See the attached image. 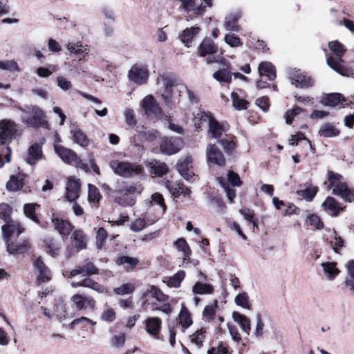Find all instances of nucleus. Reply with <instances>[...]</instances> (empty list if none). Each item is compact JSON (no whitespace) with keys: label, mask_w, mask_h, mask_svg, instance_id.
Listing matches in <instances>:
<instances>
[{"label":"nucleus","mask_w":354,"mask_h":354,"mask_svg":"<svg viewBox=\"0 0 354 354\" xmlns=\"http://www.w3.org/2000/svg\"><path fill=\"white\" fill-rule=\"evenodd\" d=\"M328 48L335 57H328L326 59L327 65L342 75L348 77L353 75L354 70L346 66L344 61L342 59L346 52L344 46L339 41L335 40L328 43Z\"/></svg>","instance_id":"f257e3e1"},{"label":"nucleus","mask_w":354,"mask_h":354,"mask_svg":"<svg viewBox=\"0 0 354 354\" xmlns=\"http://www.w3.org/2000/svg\"><path fill=\"white\" fill-rule=\"evenodd\" d=\"M21 134L18 125L10 120H0V155H11L8 143Z\"/></svg>","instance_id":"f03ea898"},{"label":"nucleus","mask_w":354,"mask_h":354,"mask_svg":"<svg viewBox=\"0 0 354 354\" xmlns=\"http://www.w3.org/2000/svg\"><path fill=\"white\" fill-rule=\"evenodd\" d=\"M328 188L333 190V194L340 196L344 201L351 203L354 201V192L350 189L344 177L338 173L328 171Z\"/></svg>","instance_id":"7ed1b4c3"},{"label":"nucleus","mask_w":354,"mask_h":354,"mask_svg":"<svg viewBox=\"0 0 354 354\" xmlns=\"http://www.w3.org/2000/svg\"><path fill=\"white\" fill-rule=\"evenodd\" d=\"M143 186L141 183L122 182L119 183L117 188L113 192L120 193L121 196L116 197L115 201L122 206H132L135 203V198L133 197L135 194H140L143 190Z\"/></svg>","instance_id":"20e7f679"},{"label":"nucleus","mask_w":354,"mask_h":354,"mask_svg":"<svg viewBox=\"0 0 354 354\" xmlns=\"http://www.w3.org/2000/svg\"><path fill=\"white\" fill-rule=\"evenodd\" d=\"M109 165L115 174L124 178H132L144 173L142 167L135 163L115 160L110 162Z\"/></svg>","instance_id":"39448f33"},{"label":"nucleus","mask_w":354,"mask_h":354,"mask_svg":"<svg viewBox=\"0 0 354 354\" xmlns=\"http://www.w3.org/2000/svg\"><path fill=\"white\" fill-rule=\"evenodd\" d=\"M109 165L115 174L124 178H132L144 173L142 167L135 163L115 160L110 162Z\"/></svg>","instance_id":"423d86ee"},{"label":"nucleus","mask_w":354,"mask_h":354,"mask_svg":"<svg viewBox=\"0 0 354 354\" xmlns=\"http://www.w3.org/2000/svg\"><path fill=\"white\" fill-rule=\"evenodd\" d=\"M6 243L8 252L12 255L24 254L31 248L28 239H17L15 240L6 239Z\"/></svg>","instance_id":"0eeeda50"},{"label":"nucleus","mask_w":354,"mask_h":354,"mask_svg":"<svg viewBox=\"0 0 354 354\" xmlns=\"http://www.w3.org/2000/svg\"><path fill=\"white\" fill-rule=\"evenodd\" d=\"M181 3V7L186 12L192 11L196 15H201L204 13L206 6H212V0H201L198 3L196 0H178Z\"/></svg>","instance_id":"6e6552de"},{"label":"nucleus","mask_w":354,"mask_h":354,"mask_svg":"<svg viewBox=\"0 0 354 354\" xmlns=\"http://www.w3.org/2000/svg\"><path fill=\"white\" fill-rule=\"evenodd\" d=\"M23 120L28 126L39 127L45 122V115L39 109L31 108L28 112H25Z\"/></svg>","instance_id":"1a4fd4ad"},{"label":"nucleus","mask_w":354,"mask_h":354,"mask_svg":"<svg viewBox=\"0 0 354 354\" xmlns=\"http://www.w3.org/2000/svg\"><path fill=\"white\" fill-rule=\"evenodd\" d=\"M81 183L79 179L74 176H70L67 178L66 184L65 198L67 201H76L80 194Z\"/></svg>","instance_id":"9d476101"},{"label":"nucleus","mask_w":354,"mask_h":354,"mask_svg":"<svg viewBox=\"0 0 354 354\" xmlns=\"http://www.w3.org/2000/svg\"><path fill=\"white\" fill-rule=\"evenodd\" d=\"M128 76L136 84H143L148 79L149 71L146 66L135 64L129 70Z\"/></svg>","instance_id":"9b49d317"},{"label":"nucleus","mask_w":354,"mask_h":354,"mask_svg":"<svg viewBox=\"0 0 354 354\" xmlns=\"http://www.w3.org/2000/svg\"><path fill=\"white\" fill-rule=\"evenodd\" d=\"M142 106L145 114L151 118L161 117L162 111L152 95H147L142 100Z\"/></svg>","instance_id":"f8f14e48"},{"label":"nucleus","mask_w":354,"mask_h":354,"mask_svg":"<svg viewBox=\"0 0 354 354\" xmlns=\"http://www.w3.org/2000/svg\"><path fill=\"white\" fill-rule=\"evenodd\" d=\"M183 145V141L180 138H164L160 144V149L167 155H174L180 150Z\"/></svg>","instance_id":"ddd939ff"},{"label":"nucleus","mask_w":354,"mask_h":354,"mask_svg":"<svg viewBox=\"0 0 354 354\" xmlns=\"http://www.w3.org/2000/svg\"><path fill=\"white\" fill-rule=\"evenodd\" d=\"M145 330L147 334L156 339H159V335L162 328V319L158 317H148L144 322Z\"/></svg>","instance_id":"4468645a"},{"label":"nucleus","mask_w":354,"mask_h":354,"mask_svg":"<svg viewBox=\"0 0 354 354\" xmlns=\"http://www.w3.org/2000/svg\"><path fill=\"white\" fill-rule=\"evenodd\" d=\"M33 266L37 270V281L38 283H45L51 279L50 270L45 265L41 257L34 261Z\"/></svg>","instance_id":"2eb2a0df"},{"label":"nucleus","mask_w":354,"mask_h":354,"mask_svg":"<svg viewBox=\"0 0 354 354\" xmlns=\"http://www.w3.org/2000/svg\"><path fill=\"white\" fill-rule=\"evenodd\" d=\"M1 230L5 242H6V239L12 240L16 237L18 238L19 234L24 231L23 226L19 223L15 222L3 225Z\"/></svg>","instance_id":"dca6fc26"},{"label":"nucleus","mask_w":354,"mask_h":354,"mask_svg":"<svg viewBox=\"0 0 354 354\" xmlns=\"http://www.w3.org/2000/svg\"><path fill=\"white\" fill-rule=\"evenodd\" d=\"M71 301L80 310L90 309L94 311L95 310V301L92 297L76 294L72 297Z\"/></svg>","instance_id":"f3484780"},{"label":"nucleus","mask_w":354,"mask_h":354,"mask_svg":"<svg viewBox=\"0 0 354 354\" xmlns=\"http://www.w3.org/2000/svg\"><path fill=\"white\" fill-rule=\"evenodd\" d=\"M291 84L296 87H308L313 84V80L310 77L305 76L299 70L293 71L289 74Z\"/></svg>","instance_id":"a211bd4d"},{"label":"nucleus","mask_w":354,"mask_h":354,"mask_svg":"<svg viewBox=\"0 0 354 354\" xmlns=\"http://www.w3.org/2000/svg\"><path fill=\"white\" fill-rule=\"evenodd\" d=\"M176 167L180 176L187 181H189L194 176L192 160L190 156H187L183 160H180Z\"/></svg>","instance_id":"6ab92c4d"},{"label":"nucleus","mask_w":354,"mask_h":354,"mask_svg":"<svg viewBox=\"0 0 354 354\" xmlns=\"http://www.w3.org/2000/svg\"><path fill=\"white\" fill-rule=\"evenodd\" d=\"M164 91L162 92V97L165 104L170 106L172 104V93L176 86L175 82L169 76L162 77Z\"/></svg>","instance_id":"aec40b11"},{"label":"nucleus","mask_w":354,"mask_h":354,"mask_svg":"<svg viewBox=\"0 0 354 354\" xmlns=\"http://www.w3.org/2000/svg\"><path fill=\"white\" fill-rule=\"evenodd\" d=\"M165 184L166 188L174 198H178L181 194L189 196L191 194L190 189L179 181L167 180Z\"/></svg>","instance_id":"412c9836"},{"label":"nucleus","mask_w":354,"mask_h":354,"mask_svg":"<svg viewBox=\"0 0 354 354\" xmlns=\"http://www.w3.org/2000/svg\"><path fill=\"white\" fill-rule=\"evenodd\" d=\"M52 223L54 228L62 237L68 236L73 230V225L67 220L59 218L52 219Z\"/></svg>","instance_id":"4be33fe9"},{"label":"nucleus","mask_w":354,"mask_h":354,"mask_svg":"<svg viewBox=\"0 0 354 354\" xmlns=\"http://www.w3.org/2000/svg\"><path fill=\"white\" fill-rule=\"evenodd\" d=\"M66 48L71 53L77 55L80 61L84 59L90 51V47L83 45L81 41L69 42L66 44Z\"/></svg>","instance_id":"5701e85b"},{"label":"nucleus","mask_w":354,"mask_h":354,"mask_svg":"<svg viewBox=\"0 0 354 354\" xmlns=\"http://www.w3.org/2000/svg\"><path fill=\"white\" fill-rule=\"evenodd\" d=\"M324 210L332 216H337L339 212L344 210L338 201L333 197L328 196L322 203Z\"/></svg>","instance_id":"b1692460"},{"label":"nucleus","mask_w":354,"mask_h":354,"mask_svg":"<svg viewBox=\"0 0 354 354\" xmlns=\"http://www.w3.org/2000/svg\"><path fill=\"white\" fill-rule=\"evenodd\" d=\"M227 131V127L223 124L219 123L214 118L208 125L207 133L214 139L220 138L223 133Z\"/></svg>","instance_id":"393cba45"},{"label":"nucleus","mask_w":354,"mask_h":354,"mask_svg":"<svg viewBox=\"0 0 354 354\" xmlns=\"http://www.w3.org/2000/svg\"><path fill=\"white\" fill-rule=\"evenodd\" d=\"M98 274V269L95 268L93 263L87 262L82 266L77 267L70 272V277H75L77 274L91 275Z\"/></svg>","instance_id":"a878e982"},{"label":"nucleus","mask_w":354,"mask_h":354,"mask_svg":"<svg viewBox=\"0 0 354 354\" xmlns=\"http://www.w3.org/2000/svg\"><path fill=\"white\" fill-rule=\"evenodd\" d=\"M199 55L205 57L207 55H212L217 52V46L210 38H205L198 46Z\"/></svg>","instance_id":"bb28decb"},{"label":"nucleus","mask_w":354,"mask_h":354,"mask_svg":"<svg viewBox=\"0 0 354 354\" xmlns=\"http://www.w3.org/2000/svg\"><path fill=\"white\" fill-rule=\"evenodd\" d=\"M241 17V14L240 12L228 15L224 21L225 29L230 32H239L240 30V26L238 25L237 22Z\"/></svg>","instance_id":"cd10ccee"},{"label":"nucleus","mask_w":354,"mask_h":354,"mask_svg":"<svg viewBox=\"0 0 354 354\" xmlns=\"http://www.w3.org/2000/svg\"><path fill=\"white\" fill-rule=\"evenodd\" d=\"M213 119L210 112L199 111L194 118L193 122L196 129L203 126H208Z\"/></svg>","instance_id":"c85d7f7f"},{"label":"nucleus","mask_w":354,"mask_h":354,"mask_svg":"<svg viewBox=\"0 0 354 354\" xmlns=\"http://www.w3.org/2000/svg\"><path fill=\"white\" fill-rule=\"evenodd\" d=\"M72 243L74 244L77 251L86 248L87 241L86 234L80 230H75L72 234Z\"/></svg>","instance_id":"c756f323"},{"label":"nucleus","mask_w":354,"mask_h":354,"mask_svg":"<svg viewBox=\"0 0 354 354\" xmlns=\"http://www.w3.org/2000/svg\"><path fill=\"white\" fill-rule=\"evenodd\" d=\"M200 30L199 27L187 28L178 37L187 47H189L192 39L199 33Z\"/></svg>","instance_id":"7c9ffc66"},{"label":"nucleus","mask_w":354,"mask_h":354,"mask_svg":"<svg viewBox=\"0 0 354 354\" xmlns=\"http://www.w3.org/2000/svg\"><path fill=\"white\" fill-rule=\"evenodd\" d=\"M345 101L346 99L342 96V94L339 93H333L328 94L321 100V102L325 106L335 107L339 104H342V103Z\"/></svg>","instance_id":"2f4dec72"},{"label":"nucleus","mask_w":354,"mask_h":354,"mask_svg":"<svg viewBox=\"0 0 354 354\" xmlns=\"http://www.w3.org/2000/svg\"><path fill=\"white\" fill-rule=\"evenodd\" d=\"M232 318L238 323L242 331L248 335L251 329V323L249 318L238 312L232 313Z\"/></svg>","instance_id":"473e14b6"},{"label":"nucleus","mask_w":354,"mask_h":354,"mask_svg":"<svg viewBox=\"0 0 354 354\" xmlns=\"http://www.w3.org/2000/svg\"><path fill=\"white\" fill-rule=\"evenodd\" d=\"M148 165L150 168V173L155 176H162L169 171L168 167L165 162L157 160L150 162Z\"/></svg>","instance_id":"72a5a7b5"},{"label":"nucleus","mask_w":354,"mask_h":354,"mask_svg":"<svg viewBox=\"0 0 354 354\" xmlns=\"http://www.w3.org/2000/svg\"><path fill=\"white\" fill-rule=\"evenodd\" d=\"M321 266L325 276L330 281H333L339 273V269L336 267L337 263L335 262H325Z\"/></svg>","instance_id":"f704fd0d"},{"label":"nucleus","mask_w":354,"mask_h":354,"mask_svg":"<svg viewBox=\"0 0 354 354\" xmlns=\"http://www.w3.org/2000/svg\"><path fill=\"white\" fill-rule=\"evenodd\" d=\"M73 140L82 147H86L89 144V140L84 132L77 127H73L71 130Z\"/></svg>","instance_id":"c9c22d12"},{"label":"nucleus","mask_w":354,"mask_h":354,"mask_svg":"<svg viewBox=\"0 0 354 354\" xmlns=\"http://www.w3.org/2000/svg\"><path fill=\"white\" fill-rule=\"evenodd\" d=\"M258 70L260 75L266 76L270 80H274L276 77L274 67L270 62L261 63L259 66Z\"/></svg>","instance_id":"e433bc0d"},{"label":"nucleus","mask_w":354,"mask_h":354,"mask_svg":"<svg viewBox=\"0 0 354 354\" xmlns=\"http://www.w3.org/2000/svg\"><path fill=\"white\" fill-rule=\"evenodd\" d=\"M24 176H11L10 180L7 182L6 186L8 190L17 192L23 187Z\"/></svg>","instance_id":"4c0bfd02"},{"label":"nucleus","mask_w":354,"mask_h":354,"mask_svg":"<svg viewBox=\"0 0 354 354\" xmlns=\"http://www.w3.org/2000/svg\"><path fill=\"white\" fill-rule=\"evenodd\" d=\"M62 161L66 164H71L87 171L90 169L89 164L83 162L79 156H60Z\"/></svg>","instance_id":"58836bf2"},{"label":"nucleus","mask_w":354,"mask_h":354,"mask_svg":"<svg viewBox=\"0 0 354 354\" xmlns=\"http://www.w3.org/2000/svg\"><path fill=\"white\" fill-rule=\"evenodd\" d=\"M232 73L230 68H223L216 71L213 73V77L218 82L230 83Z\"/></svg>","instance_id":"ea45409f"},{"label":"nucleus","mask_w":354,"mask_h":354,"mask_svg":"<svg viewBox=\"0 0 354 354\" xmlns=\"http://www.w3.org/2000/svg\"><path fill=\"white\" fill-rule=\"evenodd\" d=\"M178 323L185 328H189L193 323L187 308L183 306L178 315Z\"/></svg>","instance_id":"a19ab883"},{"label":"nucleus","mask_w":354,"mask_h":354,"mask_svg":"<svg viewBox=\"0 0 354 354\" xmlns=\"http://www.w3.org/2000/svg\"><path fill=\"white\" fill-rule=\"evenodd\" d=\"M347 276L345 280V286L350 290L354 292V261H350L347 265Z\"/></svg>","instance_id":"79ce46f5"},{"label":"nucleus","mask_w":354,"mask_h":354,"mask_svg":"<svg viewBox=\"0 0 354 354\" xmlns=\"http://www.w3.org/2000/svg\"><path fill=\"white\" fill-rule=\"evenodd\" d=\"M319 133L322 136L330 138L337 136L339 134V131L334 125L326 123L320 127Z\"/></svg>","instance_id":"37998d69"},{"label":"nucleus","mask_w":354,"mask_h":354,"mask_svg":"<svg viewBox=\"0 0 354 354\" xmlns=\"http://www.w3.org/2000/svg\"><path fill=\"white\" fill-rule=\"evenodd\" d=\"M82 284L83 285V287L91 288L97 292L98 293L106 292V288L103 286L100 285L89 277L83 279L82 280Z\"/></svg>","instance_id":"c03bdc74"},{"label":"nucleus","mask_w":354,"mask_h":354,"mask_svg":"<svg viewBox=\"0 0 354 354\" xmlns=\"http://www.w3.org/2000/svg\"><path fill=\"white\" fill-rule=\"evenodd\" d=\"M147 292L149 293L153 298H155L158 301L164 302L169 299V297L167 295H165L159 288L153 285L149 286Z\"/></svg>","instance_id":"a18cd8bd"},{"label":"nucleus","mask_w":354,"mask_h":354,"mask_svg":"<svg viewBox=\"0 0 354 354\" xmlns=\"http://www.w3.org/2000/svg\"><path fill=\"white\" fill-rule=\"evenodd\" d=\"M192 290L196 295L210 294L213 292V287L207 283L197 282L193 286Z\"/></svg>","instance_id":"49530a36"},{"label":"nucleus","mask_w":354,"mask_h":354,"mask_svg":"<svg viewBox=\"0 0 354 354\" xmlns=\"http://www.w3.org/2000/svg\"><path fill=\"white\" fill-rule=\"evenodd\" d=\"M46 247L48 249L47 252L53 257H56L59 254L61 246L56 243L53 239H46L44 241Z\"/></svg>","instance_id":"de8ad7c7"},{"label":"nucleus","mask_w":354,"mask_h":354,"mask_svg":"<svg viewBox=\"0 0 354 354\" xmlns=\"http://www.w3.org/2000/svg\"><path fill=\"white\" fill-rule=\"evenodd\" d=\"M185 277V272L183 270H180L168 279L167 285L170 287L178 288Z\"/></svg>","instance_id":"09e8293b"},{"label":"nucleus","mask_w":354,"mask_h":354,"mask_svg":"<svg viewBox=\"0 0 354 354\" xmlns=\"http://www.w3.org/2000/svg\"><path fill=\"white\" fill-rule=\"evenodd\" d=\"M333 250L339 253L341 248L344 247V240L337 234L335 230L333 231V234L331 235V240L330 241Z\"/></svg>","instance_id":"8fccbe9b"},{"label":"nucleus","mask_w":354,"mask_h":354,"mask_svg":"<svg viewBox=\"0 0 354 354\" xmlns=\"http://www.w3.org/2000/svg\"><path fill=\"white\" fill-rule=\"evenodd\" d=\"M318 192L317 187H311L306 189L297 191V194L307 201H311Z\"/></svg>","instance_id":"3c124183"},{"label":"nucleus","mask_w":354,"mask_h":354,"mask_svg":"<svg viewBox=\"0 0 354 354\" xmlns=\"http://www.w3.org/2000/svg\"><path fill=\"white\" fill-rule=\"evenodd\" d=\"M205 329L202 328L190 335L192 343L194 344L197 347H201L205 339Z\"/></svg>","instance_id":"603ef678"},{"label":"nucleus","mask_w":354,"mask_h":354,"mask_svg":"<svg viewBox=\"0 0 354 354\" xmlns=\"http://www.w3.org/2000/svg\"><path fill=\"white\" fill-rule=\"evenodd\" d=\"M217 308H218L217 301L214 300V301L211 304L205 306V308L203 312V317H205V319L207 320H212L214 319V317L216 312Z\"/></svg>","instance_id":"864d4df0"},{"label":"nucleus","mask_w":354,"mask_h":354,"mask_svg":"<svg viewBox=\"0 0 354 354\" xmlns=\"http://www.w3.org/2000/svg\"><path fill=\"white\" fill-rule=\"evenodd\" d=\"M236 305L245 309H250L251 305L249 303V297L246 292L239 294L234 299Z\"/></svg>","instance_id":"5fc2aeb1"},{"label":"nucleus","mask_w":354,"mask_h":354,"mask_svg":"<svg viewBox=\"0 0 354 354\" xmlns=\"http://www.w3.org/2000/svg\"><path fill=\"white\" fill-rule=\"evenodd\" d=\"M0 69L11 72H19V68L17 63L14 60H0Z\"/></svg>","instance_id":"6e6d98bb"},{"label":"nucleus","mask_w":354,"mask_h":354,"mask_svg":"<svg viewBox=\"0 0 354 354\" xmlns=\"http://www.w3.org/2000/svg\"><path fill=\"white\" fill-rule=\"evenodd\" d=\"M175 245L178 250L183 252L185 259L189 257L191 254V250L189 248L188 244L187 243L186 241L184 239H178L175 242Z\"/></svg>","instance_id":"4d7b16f0"},{"label":"nucleus","mask_w":354,"mask_h":354,"mask_svg":"<svg viewBox=\"0 0 354 354\" xmlns=\"http://www.w3.org/2000/svg\"><path fill=\"white\" fill-rule=\"evenodd\" d=\"M233 106L235 109L239 110L245 109L247 108L248 102L239 97L238 94L235 92L231 93Z\"/></svg>","instance_id":"13d9d810"},{"label":"nucleus","mask_w":354,"mask_h":354,"mask_svg":"<svg viewBox=\"0 0 354 354\" xmlns=\"http://www.w3.org/2000/svg\"><path fill=\"white\" fill-rule=\"evenodd\" d=\"M37 206V204L35 203H28L24 205V212L25 215L32 220L33 221L38 223L39 221L35 216V207Z\"/></svg>","instance_id":"bf43d9fd"},{"label":"nucleus","mask_w":354,"mask_h":354,"mask_svg":"<svg viewBox=\"0 0 354 354\" xmlns=\"http://www.w3.org/2000/svg\"><path fill=\"white\" fill-rule=\"evenodd\" d=\"M135 286L133 284L127 283L121 285L120 286L114 288V292L118 295H124L126 294L131 293L134 291Z\"/></svg>","instance_id":"052dcab7"},{"label":"nucleus","mask_w":354,"mask_h":354,"mask_svg":"<svg viewBox=\"0 0 354 354\" xmlns=\"http://www.w3.org/2000/svg\"><path fill=\"white\" fill-rule=\"evenodd\" d=\"M115 317L116 315L114 310L109 306H106L104 308L103 313L100 316L101 319L109 323L113 322L115 319Z\"/></svg>","instance_id":"680f3d73"},{"label":"nucleus","mask_w":354,"mask_h":354,"mask_svg":"<svg viewBox=\"0 0 354 354\" xmlns=\"http://www.w3.org/2000/svg\"><path fill=\"white\" fill-rule=\"evenodd\" d=\"M125 339L126 337L124 333L115 335L111 339V346L115 348H122L124 344Z\"/></svg>","instance_id":"e2e57ef3"},{"label":"nucleus","mask_w":354,"mask_h":354,"mask_svg":"<svg viewBox=\"0 0 354 354\" xmlns=\"http://www.w3.org/2000/svg\"><path fill=\"white\" fill-rule=\"evenodd\" d=\"M138 263L139 261L137 258L128 256H122L116 261L118 265L128 264L131 268H134Z\"/></svg>","instance_id":"0e129e2a"},{"label":"nucleus","mask_w":354,"mask_h":354,"mask_svg":"<svg viewBox=\"0 0 354 354\" xmlns=\"http://www.w3.org/2000/svg\"><path fill=\"white\" fill-rule=\"evenodd\" d=\"M100 198L98 189L92 185H88V200L89 202L97 203Z\"/></svg>","instance_id":"69168bd1"},{"label":"nucleus","mask_w":354,"mask_h":354,"mask_svg":"<svg viewBox=\"0 0 354 354\" xmlns=\"http://www.w3.org/2000/svg\"><path fill=\"white\" fill-rule=\"evenodd\" d=\"M12 209L6 203L0 204V217L4 221L8 223Z\"/></svg>","instance_id":"338daca9"},{"label":"nucleus","mask_w":354,"mask_h":354,"mask_svg":"<svg viewBox=\"0 0 354 354\" xmlns=\"http://www.w3.org/2000/svg\"><path fill=\"white\" fill-rule=\"evenodd\" d=\"M224 40L229 46L233 48L241 46L243 44L240 38L235 36L234 34L225 35Z\"/></svg>","instance_id":"774afa93"}]
</instances>
